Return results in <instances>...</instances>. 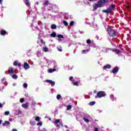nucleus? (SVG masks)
Returning a JSON list of instances; mask_svg holds the SVG:
<instances>
[{
    "instance_id": "nucleus-10",
    "label": "nucleus",
    "mask_w": 131,
    "mask_h": 131,
    "mask_svg": "<svg viewBox=\"0 0 131 131\" xmlns=\"http://www.w3.org/2000/svg\"><path fill=\"white\" fill-rule=\"evenodd\" d=\"M10 124V122L8 121H6L4 122V123H3V126H6L7 125H9Z\"/></svg>"
},
{
    "instance_id": "nucleus-9",
    "label": "nucleus",
    "mask_w": 131,
    "mask_h": 131,
    "mask_svg": "<svg viewBox=\"0 0 131 131\" xmlns=\"http://www.w3.org/2000/svg\"><path fill=\"white\" fill-rule=\"evenodd\" d=\"M114 8H115V5H111L108 9L110 12H111V11H112V10H113L114 9Z\"/></svg>"
},
{
    "instance_id": "nucleus-40",
    "label": "nucleus",
    "mask_w": 131,
    "mask_h": 131,
    "mask_svg": "<svg viewBox=\"0 0 131 131\" xmlns=\"http://www.w3.org/2000/svg\"><path fill=\"white\" fill-rule=\"evenodd\" d=\"M86 42H87V43L90 45V43H91V40H90V39L87 40Z\"/></svg>"
},
{
    "instance_id": "nucleus-48",
    "label": "nucleus",
    "mask_w": 131,
    "mask_h": 131,
    "mask_svg": "<svg viewBox=\"0 0 131 131\" xmlns=\"http://www.w3.org/2000/svg\"><path fill=\"white\" fill-rule=\"evenodd\" d=\"M2 122H3L2 120H0V124H2Z\"/></svg>"
},
{
    "instance_id": "nucleus-4",
    "label": "nucleus",
    "mask_w": 131,
    "mask_h": 131,
    "mask_svg": "<svg viewBox=\"0 0 131 131\" xmlns=\"http://www.w3.org/2000/svg\"><path fill=\"white\" fill-rule=\"evenodd\" d=\"M54 123L57 127H59L60 125V126H63V123H60V119H57L55 120Z\"/></svg>"
},
{
    "instance_id": "nucleus-36",
    "label": "nucleus",
    "mask_w": 131,
    "mask_h": 131,
    "mask_svg": "<svg viewBox=\"0 0 131 131\" xmlns=\"http://www.w3.org/2000/svg\"><path fill=\"white\" fill-rule=\"evenodd\" d=\"M23 86L25 88V89H26V88L28 86L27 83H24Z\"/></svg>"
},
{
    "instance_id": "nucleus-28",
    "label": "nucleus",
    "mask_w": 131,
    "mask_h": 131,
    "mask_svg": "<svg viewBox=\"0 0 131 131\" xmlns=\"http://www.w3.org/2000/svg\"><path fill=\"white\" fill-rule=\"evenodd\" d=\"M72 108V106L71 105H68L67 107V110H70Z\"/></svg>"
},
{
    "instance_id": "nucleus-15",
    "label": "nucleus",
    "mask_w": 131,
    "mask_h": 131,
    "mask_svg": "<svg viewBox=\"0 0 131 131\" xmlns=\"http://www.w3.org/2000/svg\"><path fill=\"white\" fill-rule=\"evenodd\" d=\"M102 12L103 13H106L107 14H109L110 13V10L108 9L107 10H103Z\"/></svg>"
},
{
    "instance_id": "nucleus-5",
    "label": "nucleus",
    "mask_w": 131,
    "mask_h": 131,
    "mask_svg": "<svg viewBox=\"0 0 131 131\" xmlns=\"http://www.w3.org/2000/svg\"><path fill=\"white\" fill-rule=\"evenodd\" d=\"M24 68L25 69V70H27V69H29V68H30V66H29V64L27 63V62H25Z\"/></svg>"
},
{
    "instance_id": "nucleus-49",
    "label": "nucleus",
    "mask_w": 131,
    "mask_h": 131,
    "mask_svg": "<svg viewBox=\"0 0 131 131\" xmlns=\"http://www.w3.org/2000/svg\"><path fill=\"white\" fill-rule=\"evenodd\" d=\"M129 7H130L129 5L127 6V8H129Z\"/></svg>"
},
{
    "instance_id": "nucleus-27",
    "label": "nucleus",
    "mask_w": 131,
    "mask_h": 131,
    "mask_svg": "<svg viewBox=\"0 0 131 131\" xmlns=\"http://www.w3.org/2000/svg\"><path fill=\"white\" fill-rule=\"evenodd\" d=\"M96 104V102L95 101H92L89 103V105H91V106H93V105H95Z\"/></svg>"
},
{
    "instance_id": "nucleus-8",
    "label": "nucleus",
    "mask_w": 131,
    "mask_h": 131,
    "mask_svg": "<svg viewBox=\"0 0 131 131\" xmlns=\"http://www.w3.org/2000/svg\"><path fill=\"white\" fill-rule=\"evenodd\" d=\"M110 68H111V66L110 64H107L103 67V69H105V70L110 69Z\"/></svg>"
},
{
    "instance_id": "nucleus-52",
    "label": "nucleus",
    "mask_w": 131,
    "mask_h": 131,
    "mask_svg": "<svg viewBox=\"0 0 131 131\" xmlns=\"http://www.w3.org/2000/svg\"><path fill=\"white\" fill-rule=\"evenodd\" d=\"M58 40H59V41H60L61 39H58Z\"/></svg>"
},
{
    "instance_id": "nucleus-34",
    "label": "nucleus",
    "mask_w": 131,
    "mask_h": 131,
    "mask_svg": "<svg viewBox=\"0 0 131 131\" xmlns=\"http://www.w3.org/2000/svg\"><path fill=\"white\" fill-rule=\"evenodd\" d=\"M10 114V112L7 111L5 112V115H9Z\"/></svg>"
},
{
    "instance_id": "nucleus-22",
    "label": "nucleus",
    "mask_w": 131,
    "mask_h": 131,
    "mask_svg": "<svg viewBox=\"0 0 131 131\" xmlns=\"http://www.w3.org/2000/svg\"><path fill=\"white\" fill-rule=\"evenodd\" d=\"M26 5L28 6H29L30 5V3H29V0H26Z\"/></svg>"
},
{
    "instance_id": "nucleus-1",
    "label": "nucleus",
    "mask_w": 131,
    "mask_h": 131,
    "mask_svg": "<svg viewBox=\"0 0 131 131\" xmlns=\"http://www.w3.org/2000/svg\"><path fill=\"white\" fill-rule=\"evenodd\" d=\"M109 0H100L97 3V6L98 8H102L105 6L106 3H108Z\"/></svg>"
},
{
    "instance_id": "nucleus-41",
    "label": "nucleus",
    "mask_w": 131,
    "mask_h": 131,
    "mask_svg": "<svg viewBox=\"0 0 131 131\" xmlns=\"http://www.w3.org/2000/svg\"><path fill=\"white\" fill-rule=\"evenodd\" d=\"M20 103H23V102H24V99L23 98L20 99Z\"/></svg>"
},
{
    "instance_id": "nucleus-33",
    "label": "nucleus",
    "mask_w": 131,
    "mask_h": 131,
    "mask_svg": "<svg viewBox=\"0 0 131 131\" xmlns=\"http://www.w3.org/2000/svg\"><path fill=\"white\" fill-rule=\"evenodd\" d=\"M17 64H18V62H17V61H15L13 62V65H14V66H17Z\"/></svg>"
},
{
    "instance_id": "nucleus-26",
    "label": "nucleus",
    "mask_w": 131,
    "mask_h": 131,
    "mask_svg": "<svg viewBox=\"0 0 131 131\" xmlns=\"http://www.w3.org/2000/svg\"><path fill=\"white\" fill-rule=\"evenodd\" d=\"M83 120L85 121V122H89L90 120H89V119L86 118L85 117L83 118Z\"/></svg>"
},
{
    "instance_id": "nucleus-37",
    "label": "nucleus",
    "mask_w": 131,
    "mask_h": 131,
    "mask_svg": "<svg viewBox=\"0 0 131 131\" xmlns=\"http://www.w3.org/2000/svg\"><path fill=\"white\" fill-rule=\"evenodd\" d=\"M57 50L59 52H62V48H59V47L57 48Z\"/></svg>"
},
{
    "instance_id": "nucleus-3",
    "label": "nucleus",
    "mask_w": 131,
    "mask_h": 131,
    "mask_svg": "<svg viewBox=\"0 0 131 131\" xmlns=\"http://www.w3.org/2000/svg\"><path fill=\"white\" fill-rule=\"evenodd\" d=\"M105 96H106L105 92L100 91L97 93V96H95V98H102L103 97H105Z\"/></svg>"
},
{
    "instance_id": "nucleus-30",
    "label": "nucleus",
    "mask_w": 131,
    "mask_h": 131,
    "mask_svg": "<svg viewBox=\"0 0 131 131\" xmlns=\"http://www.w3.org/2000/svg\"><path fill=\"white\" fill-rule=\"evenodd\" d=\"M57 100H60L61 99V95L60 94H58L56 97Z\"/></svg>"
},
{
    "instance_id": "nucleus-18",
    "label": "nucleus",
    "mask_w": 131,
    "mask_h": 131,
    "mask_svg": "<svg viewBox=\"0 0 131 131\" xmlns=\"http://www.w3.org/2000/svg\"><path fill=\"white\" fill-rule=\"evenodd\" d=\"M98 4L95 5V6H93L94 11H96V10L98 8Z\"/></svg>"
},
{
    "instance_id": "nucleus-17",
    "label": "nucleus",
    "mask_w": 131,
    "mask_h": 131,
    "mask_svg": "<svg viewBox=\"0 0 131 131\" xmlns=\"http://www.w3.org/2000/svg\"><path fill=\"white\" fill-rule=\"evenodd\" d=\"M56 28H57V26H56V25L53 24L51 25V29H56Z\"/></svg>"
},
{
    "instance_id": "nucleus-13",
    "label": "nucleus",
    "mask_w": 131,
    "mask_h": 131,
    "mask_svg": "<svg viewBox=\"0 0 131 131\" xmlns=\"http://www.w3.org/2000/svg\"><path fill=\"white\" fill-rule=\"evenodd\" d=\"M118 71V68L116 67L113 70V73H116Z\"/></svg>"
},
{
    "instance_id": "nucleus-21",
    "label": "nucleus",
    "mask_w": 131,
    "mask_h": 131,
    "mask_svg": "<svg viewBox=\"0 0 131 131\" xmlns=\"http://www.w3.org/2000/svg\"><path fill=\"white\" fill-rule=\"evenodd\" d=\"M30 123L31 125H35V122H34V121L31 120Z\"/></svg>"
},
{
    "instance_id": "nucleus-25",
    "label": "nucleus",
    "mask_w": 131,
    "mask_h": 131,
    "mask_svg": "<svg viewBox=\"0 0 131 131\" xmlns=\"http://www.w3.org/2000/svg\"><path fill=\"white\" fill-rule=\"evenodd\" d=\"M12 78H14V79H17V78H18V76L16 75H13L12 76Z\"/></svg>"
},
{
    "instance_id": "nucleus-24",
    "label": "nucleus",
    "mask_w": 131,
    "mask_h": 131,
    "mask_svg": "<svg viewBox=\"0 0 131 131\" xmlns=\"http://www.w3.org/2000/svg\"><path fill=\"white\" fill-rule=\"evenodd\" d=\"M57 37H58V38H64V36H63V35H57Z\"/></svg>"
},
{
    "instance_id": "nucleus-14",
    "label": "nucleus",
    "mask_w": 131,
    "mask_h": 131,
    "mask_svg": "<svg viewBox=\"0 0 131 131\" xmlns=\"http://www.w3.org/2000/svg\"><path fill=\"white\" fill-rule=\"evenodd\" d=\"M6 33H7V32L4 30H2L1 31V34L2 35H5V34H6Z\"/></svg>"
},
{
    "instance_id": "nucleus-42",
    "label": "nucleus",
    "mask_w": 131,
    "mask_h": 131,
    "mask_svg": "<svg viewBox=\"0 0 131 131\" xmlns=\"http://www.w3.org/2000/svg\"><path fill=\"white\" fill-rule=\"evenodd\" d=\"M110 98H111V99H113V98H114V96H113V95H111L110 96Z\"/></svg>"
},
{
    "instance_id": "nucleus-43",
    "label": "nucleus",
    "mask_w": 131,
    "mask_h": 131,
    "mask_svg": "<svg viewBox=\"0 0 131 131\" xmlns=\"http://www.w3.org/2000/svg\"><path fill=\"white\" fill-rule=\"evenodd\" d=\"M88 51H89V50H84L82 51V53H84V52H88Z\"/></svg>"
},
{
    "instance_id": "nucleus-35",
    "label": "nucleus",
    "mask_w": 131,
    "mask_h": 131,
    "mask_svg": "<svg viewBox=\"0 0 131 131\" xmlns=\"http://www.w3.org/2000/svg\"><path fill=\"white\" fill-rule=\"evenodd\" d=\"M37 125H39V126H41L42 125V123L40 122L37 124Z\"/></svg>"
},
{
    "instance_id": "nucleus-50",
    "label": "nucleus",
    "mask_w": 131,
    "mask_h": 131,
    "mask_svg": "<svg viewBox=\"0 0 131 131\" xmlns=\"http://www.w3.org/2000/svg\"><path fill=\"white\" fill-rule=\"evenodd\" d=\"M3 0H0V4H2V1Z\"/></svg>"
},
{
    "instance_id": "nucleus-29",
    "label": "nucleus",
    "mask_w": 131,
    "mask_h": 131,
    "mask_svg": "<svg viewBox=\"0 0 131 131\" xmlns=\"http://www.w3.org/2000/svg\"><path fill=\"white\" fill-rule=\"evenodd\" d=\"M40 118H39V117H35V120H36V121H39V120H40Z\"/></svg>"
},
{
    "instance_id": "nucleus-23",
    "label": "nucleus",
    "mask_w": 131,
    "mask_h": 131,
    "mask_svg": "<svg viewBox=\"0 0 131 131\" xmlns=\"http://www.w3.org/2000/svg\"><path fill=\"white\" fill-rule=\"evenodd\" d=\"M63 23L65 26H68V23L66 20H63Z\"/></svg>"
},
{
    "instance_id": "nucleus-38",
    "label": "nucleus",
    "mask_w": 131,
    "mask_h": 131,
    "mask_svg": "<svg viewBox=\"0 0 131 131\" xmlns=\"http://www.w3.org/2000/svg\"><path fill=\"white\" fill-rule=\"evenodd\" d=\"M70 80H71V81H72L73 82V81H74V80H73V77H70Z\"/></svg>"
},
{
    "instance_id": "nucleus-32",
    "label": "nucleus",
    "mask_w": 131,
    "mask_h": 131,
    "mask_svg": "<svg viewBox=\"0 0 131 131\" xmlns=\"http://www.w3.org/2000/svg\"><path fill=\"white\" fill-rule=\"evenodd\" d=\"M73 24H74V21H71L70 23V26H73Z\"/></svg>"
},
{
    "instance_id": "nucleus-2",
    "label": "nucleus",
    "mask_w": 131,
    "mask_h": 131,
    "mask_svg": "<svg viewBox=\"0 0 131 131\" xmlns=\"http://www.w3.org/2000/svg\"><path fill=\"white\" fill-rule=\"evenodd\" d=\"M107 32L110 36H113V37L116 36V33L114 30L111 29V28H110L109 26H108V28H107Z\"/></svg>"
},
{
    "instance_id": "nucleus-39",
    "label": "nucleus",
    "mask_w": 131,
    "mask_h": 131,
    "mask_svg": "<svg viewBox=\"0 0 131 131\" xmlns=\"http://www.w3.org/2000/svg\"><path fill=\"white\" fill-rule=\"evenodd\" d=\"M44 5H45L46 6H48V5H49V2L46 1L44 3Z\"/></svg>"
},
{
    "instance_id": "nucleus-46",
    "label": "nucleus",
    "mask_w": 131,
    "mask_h": 131,
    "mask_svg": "<svg viewBox=\"0 0 131 131\" xmlns=\"http://www.w3.org/2000/svg\"><path fill=\"white\" fill-rule=\"evenodd\" d=\"M12 131H17V129H13L12 130Z\"/></svg>"
},
{
    "instance_id": "nucleus-44",
    "label": "nucleus",
    "mask_w": 131,
    "mask_h": 131,
    "mask_svg": "<svg viewBox=\"0 0 131 131\" xmlns=\"http://www.w3.org/2000/svg\"><path fill=\"white\" fill-rule=\"evenodd\" d=\"M40 131H47L46 128H43L42 129L40 130Z\"/></svg>"
},
{
    "instance_id": "nucleus-16",
    "label": "nucleus",
    "mask_w": 131,
    "mask_h": 131,
    "mask_svg": "<svg viewBox=\"0 0 131 131\" xmlns=\"http://www.w3.org/2000/svg\"><path fill=\"white\" fill-rule=\"evenodd\" d=\"M56 71V70L55 69H51L49 70V73H52V72H54Z\"/></svg>"
},
{
    "instance_id": "nucleus-12",
    "label": "nucleus",
    "mask_w": 131,
    "mask_h": 131,
    "mask_svg": "<svg viewBox=\"0 0 131 131\" xmlns=\"http://www.w3.org/2000/svg\"><path fill=\"white\" fill-rule=\"evenodd\" d=\"M21 106L23 108H25V109H27V108H28V103L23 104Z\"/></svg>"
},
{
    "instance_id": "nucleus-6",
    "label": "nucleus",
    "mask_w": 131,
    "mask_h": 131,
    "mask_svg": "<svg viewBox=\"0 0 131 131\" xmlns=\"http://www.w3.org/2000/svg\"><path fill=\"white\" fill-rule=\"evenodd\" d=\"M46 81L47 82H49V83H50L52 86H54V85H55V81H52L51 80H46Z\"/></svg>"
},
{
    "instance_id": "nucleus-45",
    "label": "nucleus",
    "mask_w": 131,
    "mask_h": 131,
    "mask_svg": "<svg viewBox=\"0 0 131 131\" xmlns=\"http://www.w3.org/2000/svg\"><path fill=\"white\" fill-rule=\"evenodd\" d=\"M3 107V104L0 103V108H2Z\"/></svg>"
},
{
    "instance_id": "nucleus-47",
    "label": "nucleus",
    "mask_w": 131,
    "mask_h": 131,
    "mask_svg": "<svg viewBox=\"0 0 131 131\" xmlns=\"http://www.w3.org/2000/svg\"><path fill=\"white\" fill-rule=\"evenodd\" d=\"M5 80V78H3V79H2V81H3V82H4Z\"/></svg>"
},
{
    "instance_id": "nucleus-7",
    "label": "nucleus",
    "mask_w": 131,
    "mask_h": 131,
    "mask_svg": "<svg viewBox=\"0 0 131 131\" xmlns=\"http://www.w3.org/2000/svg\"><path fill=\"white\" fill-rule=\"evenodd\" d=\"M8 72L13 74V73H14V69L12 67H10L8 69Z\"/></svg>"
},
{
    "instance_id": "nucleus-11",
    "label": "nucleus",
    "mask_w": 131,
    "mask_h": 131,
    "mask_svg": "<svg viewBox=\"0 0 131 131\" xmlns=\"http://www.w3.org/2000/svg\"><path fill=\"white\" fill-rule=\"evenodd\" d=\"M42 50L43 51V52H45L46 53H47V52L49 51V48H48V47H47L46 46H45L42 48Z\"/></svg>"
},
{
    "instance_id": "nucleus-31",
    "label": "nucleus",
    "mask_w": 131,
    "mask_h": 131,
    "mask_svg": "<svg viewBox=\"0 0 131 131\" xmlns=\"http://www.w3.org/2000/svg\"><path fill=\"white\" fill-rule=\"evenodd\" d=\"M73 85H77L78 84V82H77V81L74 82L73 83Z\"/></svg>"
},
{
    "instance_id": "nucleus-20",
    "label": "nucleus",
    "mask_w": 131,
    "mask_h": 131,
    "mask_svg": "<svg viewBox=\"0 0 131 131\" xmlns=\"http://www.w3.org/2000/svg\"><path fill=\"white\" fill-rule=\"evenodd\" d=\"M114 51L115 52V53L116 54H119L120 53V51L116 50V49H114Z\"/></svg>"
},
{
    "instance_id": "nucleus-19",
    "label": "nucleus",
    "mask_w": 131,
    "mask_h": 131,
    "mask_svg": "<svg viewBox=\"0 0 131 131\" xmlns=\"http://www.w3.org/2000/svg\"><path fill=\"white\" fill-rule=\"evenodd\" d=\"M56 33L55 32H53L51 34V36H52V37H56Z\"/></svg>"
},
{
    "instance_id": "nucleus-51",
    "label": "nucleus",
    "mask_w": 131,
    "mask_h": 131,
    "mask_svg": "<svg viewBox=\"0 0 131 131\" xmlns=\"http://www.w3.org/2000/svg\"><path fill=\"white\" fill-rule=\"evenodd\" d=\"M65 127H66L67 128H68V126H65Z\"/></svg>"
}]
</instances>
